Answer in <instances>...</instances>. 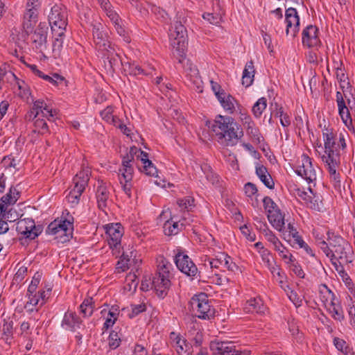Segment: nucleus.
<instances>
[{
    "label": "nucleus",
    "instance_id": "nucleus-34",
    "mask_svg": "<svg viewBox=\"0 0 355 355\" xmlns=\"http://www.w3.org/2000/svg\"><path fill=\"white\" fill-rule=\"evenodd\" d=\"M170 340L172 346L178 354L187 351L189 345L187 344L186 340L182 338L180 335L175 332H171L170 334Z\"/></svg>",
    "mask_w": 355,
    "mask_h": 355
},
{
    "label": "nucleus",
    "instance_id": "nucleus-37",
    "mask_svg": "<svg viewBox=\"0 0 355 355\" xmlns=\"http://www.w3.org/2000/svg\"><path fill=\"white\" fill-rule=\"evenodd\" d=\"M256 173L260 180L269 189L274 187V182L266 167L262 165L256 166Z\"/></svg>",
    "mask_w": 355,
    "mask_h": 355
},
{
    "label": "nucleus",
    "instance_id": "nucleus-29",
    "mask_svg": "<svg viewBox=\"0 0 355 355\" xmlns=\"http://www.w3.org/2000/svg\"><path fill=\"white\" fill-rule=\"evenodd\" d=\"M81 321L73 312L68 311L64 314L62 326L69 330L75 331L80 327Z\"/></svg>",
    "mask_w": 355,
    "mask_h": 355
},
{
    "label": "nucleus",
    "instance_id": "nucleus-45",
    "mask_svg": "<svg viewBox=\"0 0 355 355\" xmlns=\"http://www.w3.org/2000/svg\"><path fill=\"white\" fill-rule=\"evenodd\" d=\"M28 120H31L33 123L34 125V132H37L40 134H44L48 132V126L45 121V117H40L33 119H28Z\"/></svg>",
    "mask_w": 355,
    "mask_h": 355
},
{
    "label": "nucleus",
    "instance_id": "nucleus-31",
    "mask_svg": "<svg viewBox=\"0 0 355 355\" xmlns=\"http://www.w3.org/2000/svg\"><path fill=\"white\" fill-rule=\"evenodd\" d=\"M183 225V223H180L175 216H172L170 220L164 223V232L168 236L175 235L180 232Z\"/></svg>",
    "mask_w": 355,
    "mask_h": 355
},
{
    "label": "nucleus",
    "instance_id": "nucleus-61",
    "mask_svg": "<svg viewBox=\"0 0 355 355\" xmlns=\"http://www.w3.org/2000/svg\"><path fill=\"white\" fill-rule=\"evenodd\" d=\"M336 77L340 83V89H349V83L347 81V78L346 77L342 69L337 70Z\"/></svg>",
    "mask_w": 355,
    "mask_h": 355
},
{
    "label": "nucleus",
    "instance_id": "nucleus-62",
    "mask_svg": "<svg viewBox=\"0 0 355 355\" xmlns=\"http://www.w3.org/2000/svg\"><path fill=\"white\" fill-rule=\"evenodd\" d=\"M240 119L244 125H248V129L250 130L251 133H257V130L253 127L254 123L252 122L251 117L249 115L246 114H241Z\"/></svg>",
    "mask_w": 355,
    "mask_h": 355
},
{
    "label": "nucleus",
    "instance_id": "nucleus-53",
    "mask_svg": "<svg viewBox=\"0 0 355 355\" xmlns=\"http://www.w3.org/2000/svg\"><path fill=\"white\" fill-rule=\"evenodd\" d=\"M121 341V336L118 332L112 331L110 334L108 338V345L111 349H116L120 345Z\"/></svg>",
    "mask_w": 355,
    "mask_h": 355
},
{
    "label": "nucleus",
    "instance_id": "nucleus-52",
    "mask_svg": "<svg viewBox=\"0 0 355 355\" xmlns=\"http://www.w3.org/2000/svg\"><path fill=\"white\" fill-rule=\"evenodd\" d=\"M348 137V134L345 130L340 132L336 134V147L338 152L340 153V150H344L346 148V138Z\"/></svg>",
    "mask_w": 355,
    "mask_h": 355
},
{
    "label": "nucleus",
    "instance_id": "nucleus-15",
    "mask_svg": "<svg viewBox=\"0 0 355 355\" xmlns=\"http://www.w3.org/2000/svg\"><path fill=\"white\" fill-rule=\"evenodd\" d=\"M175 263L178 268L189 277H195L198 268L192 260L180 250H178L175 256Z\"/></svg>",
    "mask_w": 355,
    "mask_h": 355
},
{
    "label": "nucleus",
    "instance_id": "nucleus-43",
    "mask_svg": "<svg viewBox=\"0 0 355 355\" xmlns=\"http://www.w3.org/2000/svg\"><path fill=\"white\" fill-rule=\"evenodd\" d=\"M157 268L158 274L167 277L170 276V270L172 268V265L164 257H159L157 258Z\"/></svg>",
    "mask_w": 355,
    "mask_h": 355
},
{
    "label": "nucleus",
    "instance_id": "nucleus-63",
    "mask_svg": "<svg viewBox=\"0 0 355 355\" xmlns=\"http://www.w3.org/2000/svg\"><path fill=\"white\" fill-rule=\"evenodd\" d=\"M289 293H288V297L293 303L296 307H299L302 305V298L298 295L295 291L293 289H289Z\"/></svg>",
    "mask_w": 355,
    "mask_h": 355
},
{
    "label": "nucleus",
    "instance_id": "nucleus-13",
    "mask_svg": "<svg viewBox=\"0 0 355 355\" xmlns=\"http://www.w3.org/2000/svg\"><path fill=\"white\" fill-rule=\"evenodd\" d=\"M108 244L116 256L120 253L121 240L123 234V228L120 223H111L105 226Z\"/></svg>",
    "mask_w": 355,
    "mask_h": 355
},
{
    "label": "nucleus",
    "instance_id": "nucleus-8",
    "mask_svg": "<svg viewBox=\"0 0 355 355\" xmlns=\"http://www.w3.org/2000/svg\"><path fill=\"white\" fill-rule=\"evenodd\" d=\"M73 230V224L69 220H55L49 225L46 232L58 243H64L72 237Z\"/></svg>",
    "mask_w": 355,
    "mask_h": 355
},
{
    "label": "nucleus",
    "instance_id": "nucleus-22",
    "mask_svg": "<svg viewBox=\"0 0 355 355\" xmlns=\"http://www.w3.org/2000/svg\"><path fill=\"white\" fill-rule=\"evenodd\" d=\"M336 103L338 108L339 115L345 125L351 129L352 120L349 113V107L347 105L340 92H336Z\"/></svg>",
    "mask_w": 355,
    "mask_h": 355
},
{
    "label": "nucleus",
    "instance_id": "nucleus-54",
    "mask_svg": "<svg viewBox=\"0 0 355 355\" xmlns=\"http://www.w3.org/2000/svg\"><path fill=\"white\" fill-rule=\"evenodd\" d=\"M259 252L263 262L268 269H271L274 262L271 252L268 249L259 250Z\"/></svg>",
    "mask_w": 355,
    "mask_h": 355
},
{
    "label": "nucleus",
    "instance_id": "nucleus-38",
    "mask_svg": "<svg viewBox=\"0 0 355 355\" xmlns=\"http://www.w3.org/2000/svg\"><path fill=\"white\" fill-rule=\"evenodd\" d=\"M254 69L253 62L250 61L246 63L245 69L243 72L242 84L245 87H249L252 85L254 80Z\"/></svg>",
    "mask_w": 355,
    "mask_h": 355
},
{
    "label": "nucleus",
    "instance_id": "nucleus-36",
    "mask_svg": "<svg viewBox=\"0 0 355 355\" xmlns=\"http://www.w3.org/2000/svg\"><path fill=\"white\" fill-rule=\"evenodd\" d=\"M103 58L108 62V68L110 70L113 69L114 66L116 65L120 59L114 46L105 49L102 52Z\"/></svg>",
    "mask_w": 355,
    "mask_h": 355
},
{
    "label": "nucleus",
    "instance_id": "nucleus-57",
    "mask_svg": "<svg viewBox=\"0 0 355 355\" xmlns=\"http://www.w3.org/2000/svg\"><path fill=\"white\" fill-rule=\"evenodd\" d=\"M151 12L157 17L158 19L163 21H167L168 19V14L165 10L156 6H150Z\"/></svg>",
    "mask_w": 355,
    "mask_h": 355
},
{
    "label": "nucleus",
    "instance_id": "nucleus-2",
    "mask_svg": "<svg viewBox=\"0 0 355 355\" xmlns=\"http://www.w3.org/2000/svg\"><path fill=\"white\" fill-rule=\"evenodd\" d=\"M210 128L216 141L223 147L236 146L243 136V132L232 117L217 115Z\"/></svg>",
    "mask_w": 355,
    "mask_h": 355
},
{
    "label": "nucleus",
    "instance_id": "nucleus-23",
    "mask_svg": "<svg viewBox=\"0 0 355 355\" xmlns=\"http://www.w3.org/2000/svg\"><path fill=\"white\" fill-rule=\"evenodd\" d=\"M318 29L312 25L308 26L302 32V43L308 47L320 45V40L318 35Z\"/></svg>",
    "mask_w": 355,
    "mask_h": 355
},
{
    "label": "nucleus",
    "instance_id": "nucleus-42",
    "mask_svg": "<svg viewBox=\"0 0 355 355\" xmlns=\"http://www.w3.org/2000/svg\"><path fill=\"white\" fill-rule=\"evenodd\" d=\"M119 314L120 311L119 310V308L116 306H112L107 312L105 321L103 324V329H107L112 327L116 321Z\"/></svg>",
    "mask_w": 355,
    "mask_h": 355
},
{
    "label": "nucleus",
    "instance_id": "nucleus-64",
    "mask_svg": "<svg viewBox=\"0 0 355 355\" xmlns=\"http://www.w3.org/2000/svg\"><path fill=\"white\" fill-rule=\"evenodd\" d=\"M277 116L280 119V123L283 127H288L291 124V120L288 115L286 113H284L282 108L276 114Z\"/></svg>",
    "mask_w": 355,
    "mask_h": 355
},
{
    "label": "nucleus",
    "instance_id": "nucleus-41",
    "mask_svg": "<svg viewBox=\"0 0 355 355\" xmlns=\"http://www.w3.org/2000/svg\"><path fill=\"white\" fill-rule=\"evenodd\" d=\"M114 108L112 106H107L101 112V118L107 123L118 126L119 119L115 115Z\"/></svg>",
    "mask_w": 355,
    "mask_h": 355
},
{
    "label": "nucleus",
    "instance_id": "nucleus-47",
    "mask_svg": "<svg viewBox=\"0 0 355 355\" xmlns=\"http://www.w3.org/2000/svg\"><path fill=\"white\" fill-rule=\"evenodd\" d=\"M93 298L92 297H88L86 298L80 306L81 313L83 315L84 317H88L92 315L94 311V306H93Z\"/></svg>",
    "mask_w": 355,
    "mask_h": 355
},
{
    "label": "nucleus",
    "instance_id": "nucleus-49",
    "mask_svg": "<svg viewBox=\"0 0 355 355\" xmlns=\"http://www.w3.org/2000/svg\"><path fill=\"white\" fill-rule=\"evenodd\" d=\"M267 101L264 97L260 98L252 107V111L255 117L259 118L266 108Z\"/></svg>",
    "mask_w": 355,
    "mask_h": 355
},
{
    "label": "nucleus",
    "instance_id": "nucleus-10",
    "mask_svg": "<svg viewBox=\"0 0 355 355\" xmlns=\"http://www.w3.org/2000/svg\"><path fill=\"white\" fill-rule=\"evenodd\" d=\"M320 300L331 315L337 320L343 319V312L334 293L326 286L320 291Z\"/></svg>",
    "mask_w": 355,
    "mask_h": 355
},
{
    "label": "nucleus",
    "instance_id": "nucleus-16",
    "mask_svg": "<svg viewBox=\"0 0 355 355\" xmlns=\"http://www.w3.org/2000/svg\"><path fill=\"white\" fill-rule=\"evenodd\" d=\"M16 230L23 237L34 239L40 233V228L35 226V221L31 218H24L17 223Z\"/></svg>",
    "mask_w": 355,
    "mask_h": 355
},
{
    "label": "nucleus",
    "instance_id": "nucleus-33",
    "mask_svg": "<svg viewBox=\"0 0 355 355\" xmlns=\"http://www.w3.org/2000/svg\"><path fill=\"white\" fill-rule=\"evenodd\" d=\"M223 109L230 114H233L238 105L237 101L230 94H225L223 96H219L218 99Z\"/></svg>",
    "mask_w": 355,
    "mask_h": 355
},
{
    "label": "nucleus",
    "instance_id": "nucleus-12",
    "mask_svg": "<svg viewBox=\"0 0 355 355\" xmlns=\"http://www.w3.org/2000/svg\"><path fill=\"white\" fill-rule=\"evenodd\" d=\"M191 309L199 318L209 320L214 315V309L209 304L208 297L205 293L193 297L190 301Z\"/></svg>",
    "mask_w": 355,
    "mask_h": 355
},
{
    "label": "nucleus",
    "instance_id": "nucleus-26",
    "mask_svg": "<svg viewBox=\"0 0 355 355\" xmlns=\"http://www.w3.org/2000/svg\"><path fill=\"white\" fill-rule=\"evenodd\" d=\"M96 199L98 206L101 209H104L110 200V192L105 184L101 182L96 190Z\"/></svg>",
    "mask_w": 355,
    "mask_h": 355
},
{
    "label": "nucleus",
    "instance_id": "nucleus-27",
    "mask_svg": "<svg viewBox=\"0 0 355 355\" xmlns=\"http://www.w3.org/2000/svg\"><path fill=\"white\" fill-rule=\"evenodd\" d=\"M333 264L335 266L336 270L339 275L340 278L349 290L350 294L355 297V286L352 282V279L345 270L344 268L341 265H338L336 262H334Z\"/></svg>",
    "mask_w": 355,
    "mask_h": 355
},
{
    "label": "nucleus",
    "instance_id": "nucleus-3",
    "mask_svg": "<svg viewBox=\"0 0 355 355\" xmlns=\"http://www.w3.org/2000/svg\"><path fill=\"white\" fill-rule=\"evenodd\" d=\"M324 145V153L322 159L325 163L329 174V179L336 189H340L341 186L340 175L339 173L340 158L336 147V134L331 130L326 129L322 134Z\"/></svg>",
    "mask_w": 355,
    "mask_h": 355
},
{
    "label": "nucleus",
    "instance_id": "nucleus-14",
    "mask_svg": "<svg viewBox=\"0 0 355 355\" xmlns=\"http://www.w3.org/2000/svg\"><path fill=\"white\" fill-rule=\"evenodd\" d=\"M295 172L298 175L302 177L309 183L313 184V187H315L317 173L313 166L311 159L309 156L306 155L301 156L300 159L298 160Z\"/></svg>",
    "mask_w": 355,
    "mask_h": 355
},
{
    "label": "nucleus",
    "instance_id": "nucleus-25",
    "mask_svg": "<svg viewBox=\"0 0 355 355\" xmlns=\"http://www.w3.org/2000/svg\"><path fill=\"white\" fill-rule=\"evenodd\" d=\"M171 285L169 277L156 273L152 281V287L155 290L157 295L164 297Z\"/></svg>",
    "mask_w": 355,
    "mask_h": 355
},
{
    "label": "nucleus",
    "instance_id": "nucleus-18",
    "mask_svg": "<svg viewBox=\"0 0 355 355\" xmlns=\"http://www.w3.org/2000/svg\"><path fill=\"white\" fill-rule=\"evenodd\" d=\"M54 116L53 110L47 105L44 101L42 99L36 100L33 103V105L28 113V118L35 119L45 117L48 120H51Z\"/></svg>",
    "mask_w": 355,
    "mask_h": 355
},
{
    "label": "nucleus",
    "instance_id": "nucleus-19",
    "mask_svg": "<svg viewBox=\"0 0 355 355\" xmlns=\"http://www.w3.org/2000/svg\"><path fill=\"white\" fill-rule=\"evenodd\" d=\"M19 195V191L15 188L11 187L9 192L0 199V218H9L8 215L10 206L17 201Z\"/></svg>",
    "mask_w": 355,
    "mask_h": 355
},
{
    "label": "nucleus",
    "instance_id": "nucleus-35",
    "mask_svg": "<svg viewBox=\"0 0 355 355\" xmlns=\"http://www.w3.org/2000/svg\"><path fill=\"white\" fill-rule=\"evenodd\" d=\"M47 38V28L45 25L40 24L35 30L31 39L39 46L44 44Z\"/></svg>",
    "mask_w": 355,
    "mask_h": 355
},
{
    "label": "nucleus",
    "instance_id": "nucleus-20",
    "mask_svg": "<svg viewBox=\"0 0 355 355\" xmlns=\"http://www.w3.org/2000/svg\"><path fill=\"white\" fill-rule=\"evenodd\" d=\"M92 33L94 42L100 51L104 52L105 49L112 46L108 41L106 33L102 30L101 24L93 25Z\"/></svg>",
    "mask_w": 355,
    "mask_h": 355
},
{
    "label": "nucleus",
    "instance_id": "nucleus-32",
    "mask_svg": "<svg viewBox=\"0 0 355 355\" xmlns=\"http://www.w3.org/2000/svg\"><path fill=\"white\" fill-rule=\"evenodd\" d=\"M37 10L38 8L26 7V10L24 15V27L26 29L27 32H28V29H31L36 22Z\"/></svg>",
    "mask_w": 355,
    "mask_h": 355
},
{
    "label": "nucleus",
    "instance_id": "nucleus-50",
    "mask_svg": "<svg viewBox=\"0 0 355 355\" xmlns=\"http://www.w3.org/2000/svg\"><path fill=\"white\" fill-rule=\"evenodd\" d=\"M340 89L341 91L340 92H341L343 96V99L345 100L346 104H347L350 110H352L355 102V98L353 96L352 94V89L349 85V89L345 88Z\"/></svg>",
    "mask_w": 355,
    "mask_h": 355
},
{
    "label": "nucleus",
    "instance_id": "nucleus-30",
    "mask_svg": "<svg viewBox=\"0 0 355 355\" xmlns=\"http://www.w3.org/2000/svg\"><path fill=\"white\" fill-rule=\"evenodd\" d=\"M257 222L261 223L259 227L260 230L262 232L265 239L270 243V246L275 249L277 245H279L282 242L278 239L277 236L268 227L266 223H261L258 218L255 219Z\"/></svg>",
    "mask_w": 355,
    "mask_h": 355
},
{
    "label": "nucleus",
    "instance_id": "nucleus-55",
    "mask_svg": "<svg viewBox=\"0 0 355 355\" xmlns=\"http://www.w3.org/2000/svg\"><path fill=\"white\" fill-rule=\"evenodd\" d=\"M193 199L191 197H185L184 198L178 199L177 204L181 210L189 211L193 207Z\"/></svg>",
    "mask_w": 355,
    "mask_h": 355
},
{
    "label": "nucleus",
    "instance_id": "nucleus-58",
    "mask_svg": "<svg viewBox=\"0 0 355 355\" xmlns=\"http://www.w3.org/2000/svg\"><path fill=\"white\" fill-rule=\"evenodd\" d=\"M131 5L135 7L141 14V16H146L148 14V8L146 3H143L139 0H129Z\"/></svg>",
    "mask_w": 355,
    "mask_h": 355
},
{
    "label": "nucleus",
    "instance_id": "nucleus-7",
    "mask_svg": "<svg viewBox=\"0 0 355 355\" xmlns=\"http://www.w3.org/2000/svg\"><path fill=\"white\" fill-rule=\"evenodd\" d=\"M90 175V168L83 164L81 171L73 179V189L66 197L68 202L72 206L76 205L79 202L80 197L88 184Z\"/></svg>",
    "mask_w": 355,
    "mask_h": 355
},
{
    "label": "nucleus",
    "instance_id": "nucleus-6",
    "mask_svg": "<svg viewBox=\"0 0 355 355\" xmlns=\"http://www.w3.org/2000/svg\"><path fill=\"white\" fill-rule=\"evenodd\" d=\"M328 252L324 250L323 252L329 257L334 263V259L342 260L344 262H350L349 259V254L352 252V247L339 235H331L329 238V243L327 245Z\"/></svg>",
    "mask_w": 355,
    "mask_h": 355
},
{
    "label": "nucleus",
    "instance_id": "nucleus-24",
    "mask_svg": "<svg viewBox=\"0 0 355 355\" xmlns=\"http://www.w3.org/2000/svg\"><path fill=\"white\" fill-rule=\"evenodd\" d=\"M313 234L316 244L319 246L321 250L323 252L324 250H325L326 252H328L327 245L329 243V238L331 237V235H335V234L334 232H330L327 228L318 227L313 230Z\"/></svg>",
    "mask_w": 355,
    "mask_h": 355
},
{
    "label": "nucleus",
    "instance_id": "nucleus-11",
    "mask_svg": "<svg viewBox=\"0 0 355 355\" xmlns=\"http://www.w3.org/2000/svg\"><path fill=\"white\" fill-rule=\"evenodd\" d=\"M263 202L268 221L276 230L282 232L285 225L284 215L270 198L265 197Z\"/></svg>",
    "mask_w": 355,
    "mask_h": 355
},
{
    "label": "nucleus",
    "instance_id": "nucleus-28",
    "mask_svg": "<svg viewBox=\"0 0 355 355\" xmlns=\"http://www.w3.org/2000/svg\"><path fill=\"white\" fill-rule=\"evenodd\" d=\"M245 313H264L266 307L260 298H251L248 300L243 307Z\"/></svg>",
    "mask_w": 355,
    "mask_h": 355
},
{
    "label": "nucleus",
    "instance_id": "nucleus-40",
    "mask_svg": "<svg viewBox=\"0 0 355 355\" xmlns=\"http://www.w3.org/2000/svg\"><path fill=\"white\" fill-rule=\"evenodd\" d=\"M8 76L15 81V86H17L19 90V95L23 98L28 100L31 96L30 89L24 81L17 78L14 73H9Z\"/></svg>",
    "mask_w": 355,
    "mask_h": 355
},
{
    "label": "nucleus",
    "instance_id": "nucleus-5",
    "mask_svg": "<svg viewBox=\"0 0 355 355\" xmlns=\"http://www.w3.org/2000/svg\"><path fill=\"white\" fill-rule=\"evenodd\" d=\"M170 45L173 56L182 63L187 50V33L181 22L175 21L169 32Z\"/></svg>",
    "mask_w": 355,
    "mask_h": 355
},
{
    "label": "nucleus",
    "instance_id": "nucleus-48",
    "mask_svg": "<svg viewBox=\"0 0 355 355\" xmlns=\"http://www.w3.org/2000/svg\"><path fill=\"white\" fill-rule=\"evenodd\" d=\"M220 257L222 258L221 261L223 268H227L228 270L235 272L239 269L236 264L232 261V259L225 253H220Z\"/></svg>",
    "mask_w": 355,
    "mask_h": 355
},
{
    "label": "nucleus",
    "instance_id": "nucleus-9",
    "mask_svg": "<svg viewBox=\"0 0 355 355\" xmlns=\"http://www.w3.org/2000/svg\"><path fill=\"white\" fill-rule=\"evenodd\" d=\"M292 191L296 197L303 200L308 207L318 211L323 209L321 196L313 189L311 185L308 187L307 191L296 187Z\"/></svg>",
    "mask_w": 355,
    "mask_h": 355
},
{
    "label": "nucleus",
    "instance_id": "nucleus-44",
    "mask_svg": "<svg viewBox=\"0 0 355 355\" xmlns=\"http://www.w3.org/2000/svg\"><path fill=\"white\" fill-rule=\"evenodd\" d=\"M273 250L278 253V255L285 263H289L292 262V258L293 256L290 252V251L282 244V243H281Z\"/></svg>",
    "mask_w": 355,
    "mask_h": 355
},
{
    "label": "nucleus",
    "instance_id": "nucleus-39",
    "mask_svg": "<svg viewBox=\"0 0 355 355\" xmlns=\"http://www.w3.org/2000/svg\"><path fill=\"white\" fill-rule=\"evenodd\" d=\"M146 309V304L144 303H140L138 304H131L130 308H123L121 311L122 315H125L130 318H132L145 311Z\"/></svg>",
    "mask_w": 355,
    "mask_h": 355
},
{
    "label": "nucleus",
    "instance_id": "nucleus-46",
    "mask_svg": "<svg viewBox=\"0 0 355 355\" xmlns=\"http://www.w3.org/2000/svg\"><path fill=\"white\" fill-rule=\"evenodd\" d=\"M28 301L27 304H31L32 306H37L40 304L42 306L44 304L45 297H46V291L39 292L38 293H35L32 295H28Z\"/></svg>",
    "mask_w": 355,
    "mask_h": 355
},
{
    "label": "nucleus",
    "instance_id": "nucleus-56",
    "mask_svg": "<svg viewBox=\"0 0 355 355\" xmlns=\"http://www.w3.org/2000/svg\"><path fill=\"white\" fill-rule=\"evenodd\" d=\"M202 17L204 19L214 25H218L222 21V16L218 13L207 12L205 13Z\"/></svg>",
    "mask_w": 355,
    "mask_h": 355
},
{
    "label": "nucleus",
    "instance_id": "nucleus-60",
    "mask_svg": "<svg viewBox=\"0 0 355 355\" xmlns=\"http://www.w3.org/2000/svg\"><path fill=\"white\" fill-rule=\"evenodd\" d=\"M286 265H288L289 266V268H291V270L299 277L300 278H304V272L303 271V270L302 269L301 266H299L296 262H295V257H293L292 258V262L291 263H286Z\"/></svg>",
    "mask_w": 355,
    "mask_h": 355
},
{
    "label": "nucleus",
    "instance_id": "nucleus-17",
    "mask_svg": "<svg viewBox=\"0 0 355 355\" xmlns=\"http://www.w3.org/2000/svg\"><path fill=\"white\" fill-rule=\"evenodd\" d=\"M286 24V33L292 38L295 37L300 30V19L295 8H289L285 13Z\"/></svg>",
    "mask_w": 355,
    "mask_h": 355
},
{
    "label": "nucleus",
    "instance_id": "nucleus-59",
    "mask_svg": "<svg viewBox=\"0 0 355 355\" xmlns=\"http://www.w3.org/2000/svg\"><path fill=\"white\" fill-rule=\"evenodd\" d=\"M130 259L128 255L122 254L120 260L116 263V270L118 272H123L129 268Z\"/></svg>",
    "mask_w": 355,
    "mask_h": 355
},
{
    "label": "nucleus",
    "instance_id": "nucleus-4",
    "mask_svg": "<svg viewBox=\"0 0 355 355\" xmlns=\"http://www.w3.org/2000/svg\"><path fill=\"white\" fill-rule=\"evenodd\" d=\"M49 22L55 37L54 49L59 50L62 46L64 31L67 25V13L64 8L54 5L49 15Z\"/></svg>",
    "mask_w": 355,
    "mask_h": 355
},
{
    "label": "nucleus",
    "instance_id": "nucleus-1",
    "mask_svg": "<svg viewBox=\"0 0 355 355\" xmlns=\"http://www.w3.org/2000/svg\"><path fill=\"white\" fill-rule=\"evenodd\" d=\"M135 158L140 159L143 164V172L147 175L155 176L157 179L154 183L162 187H166V182L160 179L157 175V170L151 161L148 158V154L141 151L137 147H131L126 156L123 158L122 166L119 169V179L120 182L132 181L133 178L134 169L132 163Z\"/></svg>",
    "mask_w": 355,
    "mask_h": 355
},
{
    "label": "nucleus",
    "instance_id": "nucleus-21",
    "mask_svg": "<svg viewBox=\"0 0 355 355\" xmlns=\"http://www.w3.org/2000/svg\"><path fill=\"white\" fill-rule=\"evenodd\" d=\"M210 350L215 355H234L235 346L230 342L213 340L209 345Z\"/></svg>",
    "mask_w": 355,
    "mask_h": 355
},
{
    "label": "nucleus",
    "instance_id": "nucleus-51",
    "mask_svg": "<svg viewBox=\"0 0 355 355\" xmlns=\"http://www.w3.org/2000/svg\"><path fill=\"white\" fill-rule=\"evenodd\" d=\"M288 232H289V236H291L294 239V241H295V243L297 244H298L300 248L307 247V245L300 236L297 231L296 230V229L294 227V226L292 224H291V223L288 224Z\"/></svg>",
    "mask_w": 355,
    "mask_h": 355
}]
</instances>
